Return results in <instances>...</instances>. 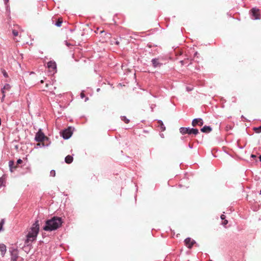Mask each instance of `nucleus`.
Masks as SVG:
<instances>
[{"label": "nucleus", "instance_id": "f257e3e1", "mask_svg": "<svg viewBox=\"0 0 261 261\" xmlns=\"http://www.w3.org/2000/svg\"><path fill=\"white\" fill-rule=\"evenodd\" d=\"M63 223L61 218L53 217L45 222V225L43 227V230L47 231H51L57 230L60 227Z\"/></svg>", "mask_w": 261, "mask_h": 261}, {"label": "nucleus", "instance_id": "f03ea898", "mask_svg": "<svg viewBox=\"0 0 261 261\" xmlns=\"http://www.w3.org/2000/svg\"><path fill=\"white\" fill-rule=\"evenodd\" d=\"M39 230V221H36L33 225L27 236L26 243H31L36 240Z\"/></svg>", "mask_w": 261, "mask_h": 261}, {"label": "nucleus", "instance_id": "7ed1b4c3", "mask_svg": "<svg viewBox=\"0 0 261 261\" xmlns=\"http://www.w3.org/2000/svg\"><path fill=\"white\" fill-rule=\"evenodd\" d=\"M180 132L182 134L184 135L186 134H194L196 135L198 134V130L196 128H190L189 127H180Z\"/></svg>", "mask_w": 261, "mask_h": 261}, {"label": "nucleus", "instance_id": "20e7f679", "mask_svg": "<svg viewBox=\"0 0 261 261\" xmlns=\"http://www.w3.org/2000/svg\"><path fill=\"white\" fill-rule=\"evenodd\" d=\"M35 139L37 142H41L45 140H47L48 138L45 136L44 134L41 131V130L39 129L35 135Z\"/></svg>", "mask_w": 261, "mask_h": 261}, {"label": "nucleus", "instance_id": "39448f33", "mask_svg": "<svg viewBox=\"0 0 261 261\" xmlns=\"http://www.w3.org/2000/svg\"><path fill=\"white\" fill-rule=\"evenodd\" d=\"M72 132L71 127L64 130L62 133V137L65 139H69L72 135Z\"/></svg>", "mask_w": 261, "mask_h": 261}, {"label": "nucleus", "instance_id": "423d86ee", "mask_svg": "<svg viewBox=\"0 0 261 261\" xmlns=\"http://www.w3.org/2000/svg\"><path fill=\"white\" fill-rule=\"evenodd\" d=\"M185 243L186 245L189 248H191L192 246L196 243L193 240H191L190 238H188L185 239Z\"/></svg>", "mask_w": 261, "mask_h": 261}, {"label": "nucleus", "instance_id": "0eeeda50", "mask_svg": "<svg viewBox=\"0 0 261 261\" xmlns=\"http://www.w3.org/2000/svg\"><path fill=\"white\" fill-rule=\"evenodd\" d=\"M203 124V121L201 118H195L193 120L192 124L193 126H195L197 125L202 126Z\"/></svg>", "mask_w": 261, "mask_h": 261}, {"label": "nucleus", "instance_id": "6e6552de", "mask_svg": "<svg viewBox=\"0 0 261 261\" xmlns=\"http://www.w3.org/2000/svg\"><path fill=\"white\" fill-rule=\"evenodd\" d=\"M10 88H11L10 85L9 84H6L4 86L3 88L2 89V92L3 94L2 99V100H4V98L5 97V93L6 92V91H9Z\"/></svg>", "mask_w": 261, "mask_h": 261}, {"label": "nucleus", "instance_id": "1a4fd4ad", "mask_svg": "<svg viewBox=\"0 0 261 261\" xmlns=\"http://www.w3.org/2000/svg\"><path fill=\"white\" fill-rule=\"evenodd\" d=\"M252 15L254 19H259V10L256 8H253L251 10Z\"/></svg>", "mask_w": 261, "mask_h": 261}, {"label": "nucleus", "instance_id": "9d476101", "mask_svg": "<svg viewBox=\"0 0 261 261\" xmlns=\"http://www.w3.org/2000/svg\"><path fill=\"white\" fill-rule=\"evenodd\" d=\"M47 67L51 71H54L56 69V64L55 62L50 61L47 63Z\"/></svg>", "mask_w": 261, "mask_h": 261}, {"label": "nucleus", "instance_id": "9b49d317", "mask_svg": "<svg viewBox=\"0 0 261 261\" xmlns=\"http://www.w3.org/2000/svg\"><path fill=\"white\" fill-rule=\"evenodd\" d=\"M11 260L12 261H16L18 257L17 250L13 249L12 251H11Z\"/></svg>", "mask_w": 261, "mask_h": 261}, {"label": "nucleus", "instance_id": "f8f14e48", "mask_svg": "<svg viewBox=\"0 0 261 261\" xmlns=\"http://www.w3.org/2000/svg\"><path fill=\"white\" fill-rule=\"evenodd\" d=\"M6 246L4 244H0V251L1 252V255L4 256L6 252Z\"/></svg>", "mask_w": 261, "mask_h": 261}, {"label": "nucleus", "instance_id": "ddd939ff", "mask_svg": "<svg viewBox=\"0 0 261 261\" xmlns=\"http://www.w3.org/2000/svg\"><path fill=\"white\" fill-rule=\"evenodd\" d=\"M201 132L203 133H210L212 131V128L208 126H204L201 129Z\"/></svg>", "mask_w": 261, "mask_h": 261}, {"label": "nucleus", "instance_id": "4468645a", "mask_svg": "<svg viewBox=\"0 0 261 261\" xmlns=\"http://www.w3.org/2000/svg\"><path fill=\"white\" fill-rule=\"evenodd\" d=\"M65 161L67 164L71 163L73 161L72 156L69 155H67L65 159Z\"/></svg>", "mask_w": 261, "mask_h": 261}, {"label": "nucleus", "instance_id": "2eb2a0df", "mask_svg": "<svg viewBox=\"0 0 261 261\" xmlns=\"http://www.w3.org/2000/svg\"><path fill=\"white\" fill-rule=\"evenodd\" d=\"M159 126L160 127L162 131H164L166 129L165 126H164L163 122L161 120L158 121Z\"/></svg>", "mask_w": 261, "mask_h": 261}, {"label": "nucleus", "instance_id": "dca6fc26", "mask_svg": "<svg viewBox=\"0 0 261 261\" xmlns=\"http://www.w3.org/2000/svg\"><path fill=\"white\" fill-rule=\"evenodd\" d=\"M152 63L154 67H157L159 65V63L157 59H153L152 60Z\"/></svg>", "mask_w": 261, "mask_h": 261}, {"label": "nucleus", "instance_id": "f3484780", "mask_svg": "<svg viewBox=\"0 0 261 261\" xmlns=\"http://www.w3.org/2000/svg\"><path fill=\"white\" fill-rule=\"evenodd\" d=\"M14 164V162L13 161H10L9 162V166L10 167V169L11 172L13 171V168Z\"/></svg>", "mask_w": 261, "mask_h": 261}, {"label": "nucleus", "instance_id": "a211bd4d", "mask_svg": "<svg viewBox=\"0 0 261 261\" xmlns=\"http://www.w3.org/2000/svg\"><path fill=\"white\" fill-rule=\"evenodd\" d=\"M253 129L255 132V133H259L261 132V125L259 127H254Z\"/></svg>", "mask_w": 261, "mask_h": 261}, {"label": "nucleus", "instance_id": "6ab92c4d", "mask_svg": "<svg viewBox=\"0 0 261 261\" xmlns=\"http://www.w3.org/2000/svg\"><path fill=\"white\" fill-rule=\"evenodd\" d=\"M121 120L124 121L126 123H128L129 121V120L128 119H127L125 116L122 117Z\"/></svg>", "mask_w": 261, "mask_h": 261}, {"label": "nucleus", "instance_id": "aec40b11", "mask_svg": "<svg viewBox=\"0 0 261 261\" xmlns=\"http://www.w3.org/2000/svg\"><path fill=\"white\" fill-rule=\"evenodd\" d=\"M62 23V21L59 19L58 21L56 23V25L57 27H60Z\"/></svg>", "mask_w": 261, "mask_h": 261}, {"label": "nucleus", "instance_id": "412c9836", "mask_svg": "<svg viewBox=\"0 0 261 261\" xmlns=\"http://www.w3.org/2000/svg\"><path fill=\"white\" fill-rule=\"evenodd\" d=\"M50 175L51 176H53V177L55 176V175H56L55 171L54 170H51L50 172Z\"/></svg>", "mask_w": 261, "mask_h": 261}, {"label": "nucleus", "instance_id": "4be33fe9", "mask_svg": "<svg viewBox=\"0 0 261 261\" xmlns=\"http://www.w3.org/2000/svg\"><path fill=\"white\" fill-rule=\"evenodd\" d=\"M12 33L14 36H17L18 35V32L16 30H13Z\"/></svg>", "mask_w": 261, "mask_h": 261}, {"label": "nucleus", "instance_id": "5701e85b", "mask_svg": "<svg viewBox=\"0 0 261 261\" xmlns=\"http://www.w3.org/2000/svg\"><path fill=\"white\" fill-rule=\"evenodd\" d=\"M44 146H45V145H44V144L43 143H38L37 144V147H44Z\"/></svg>", "mask_w": 261, "mask_h": 261}, {"label": "nucleus", "instance_id": "b1692460", "mask_svg": "<svg viewBox=\"0 0 261 261\" xmlns=\"http://www.w3.org/2000/svg\"><path fill=\"white\" fill-rule=\"evenodd\" d=\"M22 163V161L21 159H18L17 161V164H21Z\"/></svg>", "mask_w": 261, "mask_h": 261}, {"label": "nucleus", "instance_id": "393cba45", "mask_svg": "<svg viewBox=\"0 0 261 261\" xmlns=\"http://www.w3.org/2000/svg\"><path fill=\"white\" fill-rule=\"evenodd\" d=\"M228 223V221L227 220H225L223 222L222 224L224 225H225Z\"/></svg>", "mask_w": 261, "mask_h": 261}, {"label": "nucleus", "instance_id": "a878e982", "mask_svg": "<svg viewBox=\"0 0 261 261\" xmlns=\"http://www.w3.org/2000/svg\"><path fill=\"white\" fill-rule=\"evenodd\" d=\"M4 224V220L3 219L0 222V225H2V226H3Z\"/></svg>", "mask_w": 261, "mask_h": 261}, {"label": "nucleus", "instance_id": "bb28decb", "mask_svg": "<svg viewBox=\"0 0 261 261\" xmlns=\"http://www.w3.org/2000/svg\"><path fill=\"white\" fill-rule=\"evenodd\" d=\"M4 224V220L3 219L0 222V225H2V226H3Z\"/></svg>", "mask_w": 261, "mask_h": 261}, {"label": "nucleus", "instance_id": "cd10ccee", "mask_svg": "<svg viewBox=\"0 0 261 261\" xmlns=\"http://www.w3.org/2000/svg\"><path fill=\"white\" fill-rule=\"evenodd\" d=\"M81 97L82 98H83L85 97V95L83 92L81 93Z\"/></svg>", "mask_w": 261, "mask_h": 261}, {"label": "nucleus", "instance_id": "c85d7f7f", "mask_svg": "<svg viewBox=\"0 0 261 261\" xmlns=\"http://www.w3.org/2000/svg\"><path fill=\"white\" fill-rule=\"evenodd\" d=\"M221 219H222V220L224 219L225 218V216L224 215H222L221 216Z\"/></svg>", "mask_w": 261, "mask_h": 261}, {"label": "nucleus", "instance_id": "c756f323", "mask_svg": "<svg viewBox=\"0 0 261 261\" xmlns=\"http://www.w3.org/2000/svg\"><path fill=\"white\" fill-rule=\"evenodd\" d=\"M3 228V226L2 225H0V230H1Z\"/></svg>", "mask_w": 261, "mask_h": 261}, {"label": "nucleus", "instance_id": "7c9ffc66", "mask_svg": "<svg viewBox=\"0 0 261 261\" xmlns=\"http://www.w3.org/2000/svg\"><path fill=\"white\" fill-rule=\"evenodd\" d=\"M40 82H41V83H43V82H43V80H41V81H40Z\"/></svg>", "mask_w": 261, "mask_h": 261}, {"label": "nucleus", "instance_id": "2f4dec72", "mask_svg": "<svg viewBox=\"0 0 261 261\" xmlns=\"http://www.w3.org/2000/svg\"><path fill=\"white\" fill-rule=\"evenodd\" d=\"M87 100H88V98H86L85 99V101H86Z\"/></svg>", "mask_w": 261, "mask_h": 261}, {"label": "nucleus", "instance_id": "473e14b6", "mask_svg": "<svg viewBox=\"0 0 261 261\" xmlns=\"http://www.w3.org/2000/svg\"><path fill=\"white\" fill-rule=\"evenodd\" d=\"M252 158H254V157H255V155H252Z\"/></svg>", "mask_w": 261, "mask_h": 261}, {"label": "nucleus", "instance_id": "72a5a7b5", "mask_svg": "<svg viewBox=\"0 0 261 261\" xmlns=\"http://www.w3.org/2000/svg\"><path fill=\"white\" fill-rule=\"evenodd\" d=\"M4 75H5V76H7L6 73H4Z\"/></svg>", "mask_w": 261, "mask_h": 261}, {"label": "nucleus", "instance_id": "f704fd0d", "mask_svg": "<svg viewBox=\"0 0 261 261\" xmlns=\"http://www.w3.org/2000/svg\"><path fill=\"white\" fill-rule=\"evenodd\" d=\"M5 3H7L8 1H7V0H5Z\"/></svg>", "mask_w": 261, "mask_h": 261}, {"label": "nucleus", "instance_id": "c9c22d12", "mask_svg": "<svg viewBox=\"0 0 261 261\" xmlns=\"http://www.w3.org/2000/svg\"><path fill=\"white\" fill-rule=\"evenodd\" d=\"M46 86L47 87H48V84H46Z\"/></svg>", "mask_w": 261, "mask_h": 261}, {"label": "nucleus", "instance_id": "e433bc0d", "mask_svg": "<svg viewBox=\"0 0 261 261\" xmlns=\"http://www.w3.org/2000/svg\"><path fill=\"white\" fill-rule=\"evenodd\" d=\"M260 160L261 161V155L259 156Z\"/></svg>", "mask_w": 261, "mask_h": 261}, {"label": "nucleus", "instance_id": "4c0bfd02", "mask_svg": "<svg viewBox=\"0 0 261 261\" xmlns=\"http://www.w3.org/2000/svg\"><path fill=\"white\" fill-rule=\"evenodd\" d=\"M118 43H118V42H117H117H116V44H118Z\"/></svg>", "mask_w": 261, "mask_h": 261}, {"label": "nucleus", "instance_id": "58836bf2", "mask_svg": "<svg viewBox=\"0 0 261 261\" xmlns=\"http://www.w3.org/2000/svg\"><path fill=\"white\" fill-rule=\"evenodd\" d=\"M187 90H191V89H189L188 88H187Z\"/></svg>", "mask_w": 261, "mask_h": 261}, {"label": "nucleus", "instance_id": "ea45409f", "mask_svg": "<svg viewBox=\"0 0 261 261\" xmlns=\"http://www.w3.org/2000/svg\"><path fill=\"white\" fill-rule=\"evenodd\" d=\"M260 194H261V191H260Z\"/></svg>", "mask_w": 261, "mask_h": 261}, {"label": "nucleus", "instance_id": "a19ab883", "mask_svg": "<svg viewBox=\"0 0 261 261\" xmlns=\"http://www.w3.org/2000/svg\"><path fill=\"white\" fill-rule=\"evenodd\" d=\"M209 261H212V260H209Z\"/></svg>", "mask_w": 261, "mask_h": 261}, {"label": "nucleus", "instance_id": "79ce46f5", "mask_svg": "<svg viewBox=\"0 0 261 261\" xmlns=\"http://www.w3.org/2000/svg\"><path fill=\"white\" fill-rule=\"evenodd\" d=\"M9 0H7V1H8Z\"/></svg>", "mask_w": 261, "mask_h": 261}]
</instances>
